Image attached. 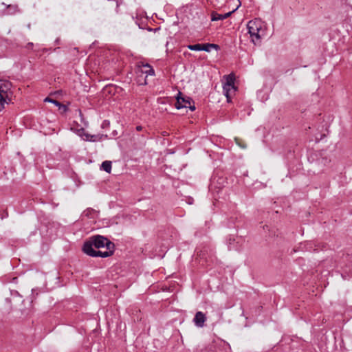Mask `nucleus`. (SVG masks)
Instances as JSON below:
<instances>
[{
  "label": "nucleus",
  "mask_w": 352,
  "mask_h": 352,
  "mask_svg": "<svg viewBox=\"0 0 352 352\" xmlns=\"http://www.w3.org/2000/svg\"><path fill=\"white\" fill-rule=\"evenodd\" d=\"M115 245L107 238L96 235L90 237L82 246V251L92 257L107 258L114 252Z\"/></svg>",
  "instance_id": "nucleus-1"
},
{
  "label": "nucleus",
  "mask_w": 352,
  "mask_h": 352,
  "mask_svg": "<svg viewBox=\"0 0 352 352\" xmlns=\"http://www.w3.org/2000/svg\"><path fill=\"white\" fill-rule=\"evenodd\" d=\"M45 102H51V103H53L55 104V106L58 107V109L60 111H61L62 113H65L66 111H67L68 110V107L60 103V102H58V100H54V99H52L50 98H46L45 99Z\"/></svg>",
  "instance_id": "nucleus-10"
},
{
  "label": "nucleus",
  "mask_w": 352,
  "mask_h": 352,
  "mask_svg": "<svg viewBox=\"0 0 352 352\" xmlns=\"http://www.w3.org/2000/svg\"><path fill=\"white\" fill-rule=\"evenodd\" d=\"M188 107L192 111H195V105H191L190 104H188Z\"/></svg>",
  "instance_id": "nucleus-17"
},
{
  "label": "nucleus",
  "mask_w": 352,
  "mask_h": 352,
  "mask_svg": "<svg viewBox=\"0 0 352 352\" xmlns=\"http://www.w3.org/2000/svg\"><path fill=\"white\" fill-rule=\"evenodd\" d=\"M181 92L179 91L176 98L177 102L175 103V107L177 109H180L182 108H188V104H190V98H185L181 96Z\"/></svg>",
  "instance_id": "nucleus-6"
},
{
  "label": "nucleus",
  "mask_w": 352,
  "mask_h": 352,
  "mask_svg": "<svg viewBox=\"0 0 352 352\" xmlns=\"http://www.w3.org/2000/svg\"><path fill=\"white\" fill-rule=\"evenodd\" d=\"M236 90V87L235 86H232L231 87H226L225 85H223V91L225 95V96L227 98L228 102H230L231 100V96L232 94L235 93Z\"/></svg>",
  "instance_id": "nucleus-11"
},
{
  "label": "nucleus",
  "mask_w": 352,
  "mask_h": 352,
  "mask_svg": "<svg viewBox=\"0 0 352 352\" xmlns=\"http://www.w3.org/2000/svg\"><path fill=\"white\" fill-rule=\"evenodd\" d=\"M78 135L85 141L89 142H99L102 140L103 138H107V135L102 134H97V135H91L85 131L83 128H81L78 131Z\"/></svg>",
  "instance_id": "nucleus-5"
},
{
  "label": "nucleus",
  "mask_w": 352,
  "mask_h": 352,
  "mask_svg": "<svg viewBox=\"0 0 352 352\" xmlns=\"http://www.w3.org/2000/svg\"><path fill=\"white\" fill-rule=\"evenodd\" d=\"M136 74L138 77V82L141 85H146V78L148 76H154V69L148 63H139L136 69Z\"/></svg>",
  "instance_id": "nucleus-4"
},
{
  "label": "nucleus",
  "mask_w": 352,
  "mask_h": 352,
  "mask_svg": "<svg viewBox=\"0 0 352 352\" xmlns=\"http://www.w3.org/2000/svg\"><path fill=\"white\" fill-rule=\"evenodd\" d=\"M206 320V315L201 311H197L195 314L193 322L198 327H203Z\"/></svg>",
  "instance_id": "nucleus-8"
},
{
  "label": "nucleus",
  "mask_w": 352,
  "mask_h": 352,
  "mask_svg": "<svg viewBox=\"0 0 352 352\" xmlns=\"http://www.w3.org/2000/svg\"><path fill=\"white\" fill-rule=\"evenodd\" d=\"M208 46L214 47L216 49L219 48V45L216 44H195V45H188V48L193 51H206V52H210V50H208L207 47Z\"/></svg>",
  "instance_id": "nucleus-7"
},
{
  "label": "nucleus",
  "mask_w": 352,
  "mask_h": 352,
  "mask_svg": "<svg viewBox=\"0 0 352 352\" xmlns=\"http://www.w3.org/2000/svg\"><path fill=\"white\" fill-rule=\"evenodd\" d=\"M234 80H235L234 75L232 74H229L226 76V82L223 84V85H225L226 87H228V88L231 87L232 88V86H235Z\"/></svg>",
  "instance_id": "nucleus-12"
},
{
  "label": "nucleus",
  "mask_w": 352,
  "mask_h": 352,
  "mask_svg": "<svg viewBox=\"0 0 352 352\" xmlns=\"http://www.w3.org/2000/svg\"><path fill=\"white\" fill-rule=\"evenodd\" d=\"M236 9L233 10L232 11L228 12L224 14H219L216 12H212L211 14V20L212 21L223 20L228 18L233 12H234Z\"/></svg>",
  "instance_id": "nucleus-9"
},
{
  "label": "nucleus",
  "mask_w": 352,
  "mask_h": 352,
  "mask_svg": "<svg viewBox=\"0 0 352 352\" xmlns=\"http://www.w3.org/2000/svg\"><path fill=\"white\" fill-rule=\"evenodd\" d=\"M227 241H228V248L229 250H231V244L233 241H234V239L233 237H232L231 236H230L228 239H227Z\"/></svg>",
  "instance_id": "nucleus-15"
},
{
  "label": "nucleus",
  "mask_w": 352,
  "mask_h": 352,
  "mask_svg": "<svg viewBox=\"0 0 352 352\" xmlns=\"http://www.w3.org/2000/svg\"><path fill=\"white\" fill-rule=\"evenodd\" d=\"M101 168L105 172L110 173L111 170V162L110 161H104L102 163Z\"/></svg>",
  "instance_id": "nucleus-14"
},
{
  "label": "nucleus",
  "mask_w": 352,
  "mask_h": 352,
  "mask_svg": "<svg viewBox=\"0 0 352 352\" xmlns=\"http://www.w3.org/2000/svg\"><path fill=\"white\" fill-rule=\"evenodd\" d=\"M136 129H137V131H141L142 129V126H138L136 127Z\"/></svg>",
  "instance_id": "nucleus-18"
},
{
  "label": "nucleus",
  "mask_w": 352,
  "mask_h": 352,
  "mask_svg": "<svg viewBox=\"0 0 352 352\" xmlns=\"http://www.w3.org/2000/svg\"><path fill=\"white\" fill-rule=\"evenodd\" d=\"M263 27V22L261 19H255L248 23L247 28L248 33L250 34L252 41L254 44H257L261 41L260 32Z\"/></svg>",
  "instance_id": "nucleus-3"
},
{
  "label": "nucleus",
  "mask_w": 352,
  "mask_h": 352,
  "mask_svg": "<svg viewBox=\"0 0 352 352\" xmlns=\"http://www.w3.org/2000/svg\"><path fill=\"white\" fill-rule=\"evenodd\" d=\"M241 6V3L238 5V7L236 8V10L238 9L239 7Z\"/></svg>",
  "instance_id": "nucleus-20"
},
{
  "label": "nucleus",
  "mask_w": 352,
  "mask_h": 352,
  "mask_svg": "<svg viewBox=\"0 0 352 352\" xmlns=\"http://www.w3.org/2000/svg\"><path fill=\"white\" fill-rule=\"evenodd\" d=\"M33 46H34L33 43H28L27 44V45H26V47H26L27 49H30V48H32Z\"/></svg>",
  "instance_id": "nucleus-16"
},
{
  "label": "nucleus",
  "mask_w": 352,
  "mask_h": 352,
  "mask_svg": "<svg viewBox=\"0 0 352 352\" xmlns=\"http://www.w3.org/2000/svg\"><path fill=\"white\" fill-rule=\"evenodd\" d=\"M12 83L6 80H0V111L5 108V104L11 102L13 92Z\"/></svg>",
  "instance_id": "nucleus-2"
},
{
  "label": "nucleus",
  "mask_w": 352,
  "mask_h": 352,
  "mask_svg": "<svg viewBox=\"0 0 352 352\" xmlns=\"http://www.w3.org/2000/svg\"><path fill=\"white\" fill-rule=\"evenodd\" d=\"M19 11L17 5H8L7 6V14H14Z\"/></svg>",
  "instance_id": "nucleus-13"
},
{
  "label": "nucleus",
  "mask_w": 352,
  "mask_h": 352,
  "mask_svg": "<svg viewBox=\"0 0 352 352\" xmlns=\"http://www.w3.org/2000/svg\"><path fill=\"white\" fill-rule=\"evenodd\" d=\"M207 48H208V50H210V49H211V48H214V47L208 46ZM214 49H216V48L214 47Z\"/></svg>",
  "instance_id": "nucleus-19"
},
{
  "label": "nucleus",
  "mask_w": 352,
  "mask_h": 352,
  "mask_svg": "<svg viewBox=\"0 0 352 352\" xmlns=\"http://www.w3.org/2000/svg\"><path fill=\"white\" fill-rule=\"evenodd\" d=\"M241 6V3L238 5V7L236 8V10L238 9L239 7Z\"/></svg>",
  "instance_id": "nucleus-21"
}]
</instances>
